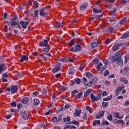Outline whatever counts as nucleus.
<instances>
[{"instance_id": "nucleus-30", "label": "nucleus", "mask_w": 129, "mask_h": 129, "mask_svg": "<svg viewBox=\"0 0 129 129\" xmlns=\"http://www.w3.org/2000/svg\"><path fill=\"white\" fill-rule=\"evenodd\" d=\"M129 71V67H127L126 68H125L123 70H121V73H122V71L123 72H124V73H126V72H128Z\"/></svg>"}, {"instance_id": "nucleus-6", "label": "nucleus", "mask_w": 129, "mask_h": 129, "mask_svg": "<svg viewBox=\"0 0 129 129\" xmlns=\"http://www.w3.org/2000/svg\"><path fill=\"white\" fill-rule=\"evenodd\" d=\"M122 46V43H116L112 47V50L114 51V52H115V51H117L118 49V48L120 47H121Z\"/></svg>"}, {"instance_id": "nucleus-27", "label": "nucleus", "mask_w": 129, "mask_h": 129, "mask_svg": "<svg viewBox=\"0 0 129 129\" xmlns=\"http://www.w3.org/2000/svg\"><path fill=\"white\" fill-rule=\"evenodd\" d=\"M10 24L11 25V27H15V26H17V25L19 24V22H14V20H12Z\"/></svg>"}, {"instance_id": "nucleus-49", "label": "nucleus", "mask_w": 129, "mask_h": 129, "mask_svg": "<svg viewBox=\"0 0 129 129\" xmlns=\"http://www.w3.org/2000/svg\"><path fill=\"white\" fill-rule=\"evenodd\" d=\"M11 105L12 107H16L17 106V103L16 102H13L11 103Z\"/></svg>"}, {"instance_id": "nucleus-45", "label": "nucleus", "mask_w": 129, "mask_h": 129, "mask_svg": "<svg viewBox=\"0 0 129 129\" xmlns=\"http://www.w3.org/2000/svg\"><path fill=\"white\" fill-rule=\"evenodd\" d=\"M75 83H77V84H80V83L81 81H80V79L77 78L75 80Z\"/></svg>"}, {"instance_id": "nucleus-12", "label": "nucleus", "mask_w": 129, "mask_h": 129, "mask_svg": "<svg viewBox=\"0 0 129 129\" xmlns=\"http://www.w3.org/2000/svg\"><path fill=\"white\" fill-rule=\"evenodd\" d=\"M94 84H95V81H94V80H92V81H91L89 82H88L87 84H86V85L88 87H90L91 86H93V85H94Z\"/></svg>"}, {"instance_id": "nucleus-54", "label": "nucleus", "mask_w": 129, "mask_h": 129, "mask_svg": "<svg viewBox=\"0 0 129 129\" xmlns=\"http://www.w3.org/2000/svg\"><path fill=\"white\" fill-rule=\"evenodd\" d=\"M108 125L109 124V122H108L107 121H104L102 124V125Z\"/></svg>"}, {"instance_id": "nucleus-13", "label": "nucleus", "mask_w": 129, "mask_h": 129, "mask_svg": "<svg viewBox=\"0 0 129 129\" xmlns=\"http://www.w3.org/2000/svg\"><path fill=\"white\" fill-rule=\"evenodd\" d=\"M92 92V90L91 89H90L86 91L84 93V97H87V96H88V95H89V94H90Z\"/></svg>"}, {"instance_id": "nucleus-62", "label": "nucleus", "mask_w": 129, "mask_h": 129, "mask_svg": "<svg viewBox=\"0 0 129 129\" xmlns=\"http://www.w3.org/2000/svg\"><path fill=\"white\" fill-rule=\"evenodd\" d=\"M102 95L103 96H106V95H107V91H104L102 93Z\"/></svg>"}, {"instance_id": "nucleus-63", "label": "nucleus", "mask_w": 129, "mask_h": 129, "mask_svg": "<svg viewBox=\"0 0 129 129\" xmlns=\"http://www.w3.org/2000/svg\"><path fill=\"white\" fill-rule=\"evenodd\" d=\"M43 51H44V52H46V53H47V52H49V48H48V47L44 48Z\"/></svg>"}, {"instance_id": "nucleus-1", "label": "nucleus", "mask_w": 129, "mask_h": 129, "mask_svg": "<svg viewBox=\"0 0 129 129\" xmlns=\"http://www.w3.org/2000/svg\"><path fill=\"white\" fill-rule=\"evenodd\" d=\"M123 55V53H120L119 51H117L115 54V58L113 59V57H110L109 60H111L112 63H114L116 60H118L119 59H121V57H122V55Z\"/></svg>"}, {"instance_id": "nucleus-40", "label": "nucleus", "mask_w": 129, "mask_h": 129, "mask_svg": "<svg viewBox=\"0 0 129 129\" xmlns=\"http://www.w3.org/2000/svg\"><path fill=\"white\" fill-rule=\"evenodd\" d=\"M93 63L94 64H95V65H96V64H97V63H98L99 62V59H98V58H95L93 61H92Z\"/></svg>"}, {"instance_id": "nucleus-23", "label": "nucleus", "mask_w": 129, "mask_h": 129, "mask_svg": "<svg viewBox=\"0 0 129 129\" xmlns=\"http://www.w3.org/2000/svg\"><path fill=\"white\" fill-rule=\"evenodd\" d=\"M28 102H29V99L26 97L24 98L23 99V100H22V103H23V104H26Z\"/></svg>"}, {"instance_id": "nucleus-57", "label": "nucleus", "mask_w": 129, "mask_h": 129, "mask_svg": "<svg viewBox=\"0 0 129 129\" xmlns=\"http://www.w3.org/2000/svg\"><path fill=\"white\" fill-rule=\"evenodd\" d=\"M9 77V75H7V73L3 74V78H8Z\"/></svg>"}, {"instance_id": "nucleus-21", "label": "nucleus", "mask_w": 129, "mask_h": 129, "mask_svg": "<svg viewBox=\"0 0 129 129\" xmlns=\"http://www.w3.org/2000/svg\"><path fill=\"white\" fill-rule=\"evenodd\" d=\"M93 12L95 14H100L102 11L101 9H93Z\"/></svg>"}, {"instance_id": "nucleus-33", "label": "nucleus", "mask_w": 129, "mask_h": 129, "mask_svg": "<svg viewBox=\"0 0 129 129\" xmlns=\"http://www.w3.org/2000/svg\"><path fill=\"white\" fill-rule=\"evenodd\" d=\"M68 43L69 44V46H73V45H74V44H75V42H74V40H72L69 41Z\"/></svg>"}, {"instance_id": "nucleus-41", "label": "nucleus", "mask_w": 129, "mask_h": 129, "mask_svg": "<svg viewBox=\"0 0 129 129\" xmlns=\"http://www.w3.org/2000/svg\"><path fill=\"white\" fill-rule=\"evenodd\" d=\"M91 99L93 102L95 101V97L94 96V95H93V93L91 94Z\"/></svg>"}, {"instance_id": "nucleus-64", "label": "nucleus", "mask_w": 129, "mask_h": 129, "mask_svg": "<svg viewBox=\"0 0 129 129\" xmlns=\"http://www.w3.org/2000/svg\"><path fill=\"white\" fill-rule=\"evenodd\" d=\"M2 80L3 82H8V80L6 79V78L2 77Z\"/></svg>"}, {"instance_id": "nucleus-25", "label": "nucleus", "mask_w": 129, "mask_h": 129, "mask_svg": "<svg viewBox=\"0 0 129 129\" xmlns=\"http://www.w3.org/2000/svg\"><path fill=\"white\" fill-rule=\"evenodd\" d=\"M126 19H127V18H126V17H124V18L119 22L120 25H123V24H124V23H125V21H126Z\"/></svg>"}, {"instance_id": "nucleus-11", "label": "nucleus", "mask_w": 129, "mask_h": 129, "mask_svg": "<svg viewBox=\"0 0 129 129\" xmlns=\"http://www.w3.org/2000/svg\"><path fill=\"white\" fill-rule=\"evenodd\" d=\"M115 62H116V63H117L118 65L119 66H120V67H121V66H122V65H123V61H122V59L120 58L119 59H116V61H115Z\"/></svg>"}, {"instance_id": "nucleus-46", "label": "nucleus", "mask_w": 129, "mask_h": 129, "mask_svg": "<svg viewBox=\"0 0 129 129\" xmlns=\"http://www.w3.org/2000/svg\"><path fill=\"white\" fill-rule=\"evenodd\" d=\"M116 13V8H113L111 11V14L110 15H112V14H115Z\"/></svg>"}, {"instance_id": "nucleus-55", "label": "nucleus", "mask_w": 129, "mask_h": 129, "mask_svg": "<svg viewBox=\"0 0 129 129\" xmlns=\"http://www.w3.org/2000/svg\"><path fill=\"white\" fill-rule=\"evenodd\" d=\"M86 82H87V79H86V78H83V83L84 84H86Z\"/></svg>"}, {"instance_id": "nucleus-7", "label": "nucleus", "mask_w": 129, "mask_h": 129, "mask_svg": "<svg viewBox=\"0 0 129 129\" xmlns=\"http://www.w3.org/2000/svg\"><path fill=\"white\" fill-rule=\"evenodd\" d=\"M11 89V93L14 94L18 91L19 87H18V86H12Z\"/></svg>"}, {"instance_id": "nucleus-43", "label": "nucleus", "mask_w": 129, "mask_h": 129, "mask_svg": "<svg viewBox=\"0 0 129 129\" xmlns=\"http://www.w3.org/2000/svg\"><path fill=\"white\" fill-rule=\"evenodd\" d=\"M82 96V92H80L76 96V98L77 99H79V98H80V97Z\"/></svg>"}, {"instance_id": "nucleus-61", "label": "nucleus", "mask_w": 129, "mask_h": 129, "mask_svg": "<svg viewBox=\"0 0 129 129\" xmlns=\"http://www.w3.org/2000/svg\"><path fill=\"white\" fill-rule=\"evenodd\" d=\"M100 99L99 96L95 97V101H98Z\"/></svg>"}, {"instance_id": "nucleus-50", "label": "nucleus", "mask_w": 129, "mask_h": 129, "mask_svg": "<svg viewBox=\"0 0 129 129\" xmlns=\"http://www.w3.org/2000/svg\"><path fill=\"white\" fill-rule=\"evenodd\" d=\"M60 89L61 90H67L68 88H67V87H66V86H60Z\"/></svg>"}, {"instance_id": "nucleus-28", "label": "nucleus", "mask_w": 129, "mask_h": 129, "mask_svg": "<svg viewBox=\"0 0 129 129\" xmlns=\"http://www.w3.org/2000/svg\"><path fill=\"white\" fill-rule=\"evenodd\" d=\"M63 120V122H66V121H70L71 120V119H70V116H68L67 117H64Z\"/></svg>"}, {"instance_id": "nucleus-4", "label": "nucleus", "mask_w": 129, "mask_h": 129, "mask_svg": "<svg viewBox=\"0 0 129 129\" xmlns=\"http://www.w3.org/2000/svg\"><path fill=\"white\" fill-rule=\"evenodd\" d=\"M21 114L22 115V118H24V119H29V112L27 111H22L21 113Z\"/></svg>"}, {"instance_id": "nucleus-22", "label": "nucleus", "mask_w": 129, "mask_h": 129, "mask_svg": "<svg viewBox=\"0 0 129 129\" xmlns=\"http://www.w3.org/2000/svg\"><path fill=\"white\" fill-rule=\"evenodd\" d=\"M120 82H123V83H124V84H127L128 81L127 80H126V79H125V78H123V77L121 78L120 79Z\"/></svg>"}, {"instance_id": "nucleus-2", "label": "nucleus", "mask_w": 129, "mask_h": 129, "mask_svg": "<svg viewBox=\"0 0 129 129\" xmlns=\"http://www.w3.org/2000/svg\"><path fill=\"white\" fill-rule=\"evenodd\" d=\"M76 60V57L74 56L73 57V58H60L59 61L66 63V62H74Z\"/></svg>"}, {"instance_id": "nucleus-14", "label": "nucleus", "mask_w": 129, "mask_h": 129, "mask_svg": "<svg viewBox=\"0 0 129 129\" xmlns=\"http://www.w3.org/2000/svg\"><path fill=\"white\" fill-rule=\"evenodd\" d=\"M28 60H29V58L27 56L23 55L20 59V62H23L24 61H28Z\"/></svg>"}, {"instance_id": "nucleus-29", "label": "nucleus", "mask_w": 129, "mask_h": 129, "mask_svg": "<svg viewBox=\"0 0 129 129\" xmlns=\"http://www.w3.org/2000/svg\"><path fill=\"white\" fill-rule=\"evenodd\" d=\"M75 48L77 52V51H80V50H81V48L82 47H81V46H80V45L78 44L77 45H76Z\"/></svg>"}, {"instance_id": "nucleus-48", "label": "nucleus", "mask_w": 129, "mask_h": 129, "mask_svg": "<svg viewBox=\"0 0 129 129\" xmlns=\"http://www.w3.org/2000/svg\"><path fill=\"white\" fill-rule=\"evenodd\" d=\"M129 59V55L126 54V56H125V61L124 63H127V60Z\"/></svg>"}, {"instance_id": "nucleus-51", "label": "nucleus", "mask_w": 129, "mask_h": 129, "mask_svg": "<svg viewBox=\"0 0 129 129\" xmlns=\"http://www.w3.org/2000/svg\"><path fill=\"white\" fill-rule=\"evenodd\" d=\"M72 122L73 124H76V125H79V122L77 121V120L73 121Z\"/></svg>"}, {"instance_id": "nucleus-53", "label": "nucleus", "mask_w": 129, "mask_h": 129, "mask_svg": "<svg viewBox=\"0 0 129 129\" xmlns=\"http://www.w3.org/2000/svg\"><path fill=\"white\" fill-rule=\"evenodd\" d=\"M109 75V72H108V71H105L104 74V76L106 77V76H108Z\"/></svg>"}, {"instance_id": "nucleus-31", "label": "nucleus", "mask_w": 129, "mask_h": 129, "mask_svg": "<svg viewBox=\"0 0 129 129\" xmlns=\"http://www.w3.org/2000/svg\"><path fill=\"white\" fill-rule=\"evenodd\" d=\"M96 124L99 125V124H100V120H96L93 122V125L95 126L96 125Z\"/></svg>"}, {"instance_id": "nucleus-8", "label": "nucleus", "mask_w": 129, "mask_h": 129, "mask_svg": "<svg viewBox=\"0 0 129 129\" xmlns=\"http://www.w3.org/2000/svg\"><path fill=\"white\" fill-rule=\"evenodd\" d=\"M29 22L28 21H21L20 22V25H21L22 28H23V29H26L27 28V26H28V25H29Z\"/></svg>"}, {"instance_id": "nucleus-19", "label": "nucleus", "mask_w": 129, "mask_h": 129, "mask_svg": "<svg viewBox=\"0 0 129 129\" xmlns=\"http://www.w3.org/2000/svg\"><path fill=\"white\" fill-rule=\"evenodd\" d=\"M38 14H39V11L38 10H35L34 12V13H33L31 15L32 17H33V18H37V17H38Z\"/></svg>"}, {"instance_id": "nucleus-42", "label": "nucleus", "mask_w": 129, "mask_h": 129, "mask_svg": "<svg viewBox=\"0 0 129 129\" xmlns=\"http://www.w3.org/2000/svg\"><path fill=\"white\" fill-rule=\"evenodd\" d=\"M109 102H102V106L103 107H107V106H108V104H109Z\"/></svg>"}, {"instance_id": "nucleus-36", "label": "nucleus", "mask_w": 129, "mask_h": 129, "mask_svg": "<svg viewBox=\"0 0 129 129\" xmlns=\"http://www.w3.org/2000/svg\"><path fill=\"white\" fill-rule=\"evenodd\" d=\"M91 46L93 49H94L97 47V44H96L95 42H93L91 44Z\"/></svg>"}, {"instance_id": "nucleus-16", "label": "nucleus", "mask_w": 129, "mask_h": 129, "mask_svg": "<svg viewBox=\"0 0 129 129\" xmlns=\"http://www.w3.org/2000/svg\"><path fill=\"white\" fill-rule=\"evenodd\" d=\"M80 113H81V110L76 111L74 113V116H78L79 117H80Z\"/></svg>"}, {"instance_id": "nucleus-38", "label": "nucleus", "mask_w": 129, "mask_h": 129, "mask_svg": "<svg viewBox=\"0 0 129 129\" xmlns=\"http://www.w3.org/2000/svg\"><path fill=\"white\" fill-rule=\"evenodd\" d=\"M69 74L70 75H73L74 74V71L72 69H70L69 70Z\"/></svg>"}, {"instance_id": "nucleus-58", "label": "nucleus", "mask_w": 129, "mask_h": 129, "mask_svg": "<svg viewBox=\"0 0 129 129\" xmlns=\"http://www.w3.org/2000/svg\"><path fill=\"white\" fill-rule=\"evenodd\" d=\"M109 21L111 23H112V22H115V20L114 19V18H109Z\"/></svg>"}, {"instance_id": "nucleus-26", "label": "nucleus", "mask_w": 129, "mask_h": 129, "mask_svg": "<svg viewBox=\"0 0 129 129\" xmlns=\"http://www.w3.org/2000/svg\"><path fill=\"white\" fill-rule=\"evenodd\" d=\"M112 99V96L110 95V96L105 98L103 99V101H108V100H111Z\"/></svg>"}, {"instance_id": "nucleus-9", "label": "nucleus", "mask_w": 129, "mask_h": 129, "mask_svg": "<svg viewBox=\"0 0 129 129\" xmlns=\"http://www.w3.org/2000/svg\"><path fill=\"white\" fill-rule=\"evenodd\" d=\"M104 112H105V111H104L99 112L97 114L96 118L97 119V118H100V117H102V116L104 115Z\"/></svg>"}, {"instance_id": "nucleus-37", "label": "nucleus", "mask_w": 129, "mask_h": 129, "mask_svg": "<svg viewBox=\"0 0 129 129\" xmlns=\"http://www.w3.org/2000/svg\"><path fill=\"white\" fill-rule=\"evenodd\" d=\"M107 119H108V120H110V121H112V115L109 114L107 115Z\"/></svg>"}, {"instance_id": "nucleus-39", "label": "nucleus", "mask_w": 129, "mask_h": 129, "mask_svg": "<svg viewBox=\"0 0 129 129\" xmlns=\"http://www.w3.org/2000/svg\"><path fill=\"white\" fill-rule=\"evenodd\" d=\"M86 110H88L90 113H92V109H91V107H90L89 106H86Z\"/></svg>"}, {"instance_id": "nucleus-60", "label": "nucleus", "mask_w": 129, "mask_h": 129, "mask_svg": "<svg viewBox=\"0 0 129 129\" xmlns=\"http://www.w3.org/2000/svg\"><path fill=\"white\" fill-rule=\"evenodd\" d=\"M71 105H70V104H67L65 105L64 108H66V109H67L68 108H70V107H71Z\"/></svg>"}, {"instance_id": "nucleus-59", "label": "nucleus", "mask_w": 129, "mask_h": 129, "mask_svg": "<svg viewBox=\"0 0 129 129\" xmlns=\"http://www.w3.org/2000/svg\"><path fill=\"white\" fill-rule=\"evenodd\" d=\"M110 41H111V40H110V39H108L105 40V43H106V44H109V43H110Z\"/></svg>"}, {"instance_id": "nucleus-52", "label": "nucleus", "mask_w": 129, "mask_h": 129, "mask_svg": "<svg viewBox=\"0 0 129 129\" xmlns=\"http://www.w3.org/2000/svg\"><path fill=\"white\" fill-rule=\"evenodd\" d=\"M24 7H25V5L24 4H22L20 5L19 9H20V10H23L24 9Z\"/></svg>"}, {"instance_id": "nucleus-47", "label": "nucleus", "mask_w": 129, "mask_h": 129, "mask_svg": "<svg viewBox=\"0 0 129 129\" xmlns=\"http://www.w3.org/2000/svg\"><path fill=\"white\" fill-rule=\"evenodd\" d=\"M101 66H102V63H100L98 66H97V69L98 70V71H99V70H100L101 68L100 67H101Z\"/></svg>"}, {"instance_id": "nucleus-24", "label": "nucleus", "mask_w": 129, "mask_h": 129, "mask_svg": "<svg viewBox=\"0 0 129 129\" xmlns=\"http://www.w3.org/2000/svg\"><path fill=\"white\" fill-rule=\"evenodd\" d=\"M86 76L87 77V78H89V79H91L93 75H92V74H91L90 73H86Z\"/></svg>"}, {"instance_id": "nucleus-5", "label": "nucleus", "mask_w": 129, "mask_h": 129, "mask_svg": "<svg viewBox=\"0 0 129 129\" xmlns=\"http://www.w3.org/2000/svg\"><path fill=\"white\" fill-rule=\"evenodd\" d=\"M50 41V39L47 38V40L45 39L44 40V42L41 41L39 42V45L42 46H44V47H48L49 45L48 44V42Z\"/></svg>"}, {"instance_id": "nucleus-34", "label": "nucleus", "mask_w": 129, "mask_h": 129, "mask_svg": "<svg viewBox=\"0 0 129 129\" xmlns=\"http://www.w3.org/2000/svg\"><path fill=\"white\" fill-rule=\"evenodd\" d=\"M114 117H115V118H119V113L117 112H114Z\"/></svg>"}, {"instance_id": "nucleus-15", "label": "nucleus", "mask_w": 129, "mask_h": 129, "mask_svg": "<svg viewBox=\"0 0 129 129\" xmlns=\"http://www.w3.org/2000/svg\"><path fill=\"white\" fill-rule=\"evenodd\" d=\"M6 69H7V67L5 65H0V74H2L3 71H4V70H6Z\"/></svg>"}, {"instance_id": "nucleus-17", "label": "nucleus", "mask_w": 129, "mask_h": 129, "mask_svg": "<svg viewBox=\"0 0 129 129\" xmlns=\"http://www.w3.org/2000/svg\"><path fill=\"white\" fill-rule=\"evenodd\" d=\"M56 24V25H57V26H55L56 29H59V28H60V27H63V24L62 23V22L60 23L59 22L57 21Z\"/></svg>"}, {"instance_id": "nucleus-20", "label": "nucleus", "mask_w": 129, "mask_h": 129, "mask_svg": "<svg viewBox=\"0 0 129 129\" xmlns=\"http://www.w3.org/2000/svg\"><path fill=\"white\" fill-rule=\"evenodd\" d=\"M39 103H40V101L37 99H35L33 102L34 106H38L39 105Z\"/></svg>"}, {"instance_id": "nucleus-3", "label": "nucleus", "mask_w": 129, "mask_h": 129, "mask_svg": "<svg viewBox=\"0 0 129 129\" xmlns=\"http://www.w3.org/2000/svg\"><path fill=\"white\" fill-rule=\"evenodd\" d=\"M46 10V7H43L39 11V15L42 17H47L48 16V12H45Z\"/></svg>"}, {"instance_id": "nucleus-56", "label": "nucleus", "mask_w": 129, "mask_h": 129, "mask_svg": "<svg viewBox=\"0 0 129 129\" xmlns=\"http://www.w3.org/2000/svg\"><path fill=\"white\" fill-rule=\"evenodd\" d=\"M46 93H47V90H46V89H43L42 91V94L44 95H46Z\"/></svg>"}, {"instance_id": "nucleus-18", "label": "nucleus", "mask_w": 129, "mask_h": 129, "mask_svg": "<svg viewBox=\"0 0 129 129\" xmlns=\"http://www.w3.org/2000/svg\"><path fill=\"white\" fill-rule=\"evenodd\" d=\"M71 128V129H76V126L74 125H65L63 129Z\"/></svg>"}, {"instance_id": "nucleus-32", "label": "nucleus", "mask_w": 129, "mask_h": 129, "mask_svg": "<svg viewBox=\"0 0 129 129\" xmlns=\"http://www.w3.org/2000/svg\"><path fill=\"white\" fill-rule=\"evenodd\" d=\"M57 71H60L61 70V64L58 63L57 65L56 66L55 68Z\"/></svg>"}, {"instance_id": "nucleus-44", "label": "nucleus", "mask_w": 129, "mask_h": 129, "mask_svg": "<svg viewBox=\"0 0 129 129\" xmlns=\"http://www.w3.org/2000/svg\"><path fill=\"white\" fill-rule=\"evenodd\" d=\"M52 121H53V122H57L58 119L57 118V117H53L52 118Z\"/></svg>"}, {"instance_id": "nucleus-10", "label": "nucleus", "mask_w": 129, "mask_h": 129, "mask_svg": "<svg viewBox=\"0 0 129 129\" xmlns=\"http://www.w3.org/2000/svg\"><path fill=\"white\" fill-rule=\"evenodd\" d=\"M88 6V4L86 3H84L81 5L80 9L81 10V11H84V10H85V9H86V8H87Z\"/></svg>"}, {"instance_id": "nucleus-35", "label": "nucleus", "mask_w": 129, "mask_h": 129, "mask_svg": "<svg viewBox=\"0 0 129 129\" xmlns=\"http://www.w3.org/2000/svg\"><path fill=\"white\" fill-rule=\"evenodd\" d=\"M123 89H124V86H123V85L121 86V87H118L117 88V90H118V91H119L120 92Z\"/></svg>"}]
</instances>
